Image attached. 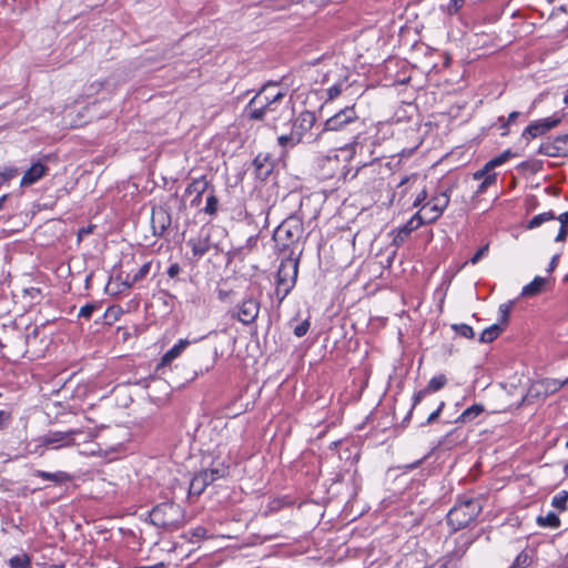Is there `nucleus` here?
I'll use <instances>...</instances> for the list:
<instances>
[{"instance_id":"nucleus-21","label":"nucleus","mask_w":568,"mask_h":568,"mask_svg":"<svg viewBox=\"0 0 568 568\" xmlns=\"http://www.w3.org/2000/svg\"><path fill=\"white\" fill-rule=\"evenodd\" d=\"M546 284H547V278L536 276L532 280V282H530L529 284H527L523 287L521 296L523 297H534V296L540 294L545 290Z\"/></svg>"},{"instance_id":"nucleus-20","label":"nucleus","mask_w":568,"mask_h":568,"mask_svg":"<svg viewBox=\"0 0 568 568\" xmlns=\"http://www.w3.org/2000/svg\"><path fill=\"white\" fill-rule=\"evenodd\" d=\"M513 156V153L507 150L505 152H503L501 154H499L498 156H495L494 159H491L490 161H488L485 166L477 171L475 174H474V179L476 180H479V179H483V176L489 172L490 170H493L494 168L496 166H499L501 164H504L506 161H508L510 158Z\"/></svg>"},{"instance_id":"nucleus-25","label":"nucleus","mask_w":568,"mask_h":568,"mask_svg":"<svg viewBox=\"0 0 568 568\" xmlns=\"http://www.w3.org/2000/svg\"><path fill=\"white\" fill-rule=\"evenodd\" d=\"M189 341L181 339L178 344H175L171 349H169L162 357L161 364L169 365L173 359L181 355V353L189 345Z\"/></svg>"},{"instance_id":"nucleus-30","label":"nucleus","mask_w":568,"mask_h":568,"mask_svg":"<svg viewBox=\"0 0 568 568\" xmlns=\"http://www.w3.org/2000/svg\"><path fill=\"white\" fill-rule=\"evenodd\" d=\"M556 216H555V213L549 211V212H545V213H540L538 215H535L527 224V229L529 230H532V229H536L538 226H540L542 223L547 222V221H551V220H555Z\"/></svg>"},{"instance_id":"nucleus-17","label":"nucleus","mask_w":568,"mask_h":568,"mask_svg":"<svg viewBox=\"0 0 568 568\" xmlns=\"http://www.w3.org/2000/svg\"><path fill=\"white\" fill-rule=\"evenodd\" d=\"M48 166L42 164L41 162H37L32 164L23 174L20 185L29 186L38 182L41 178H43L48 172Z\"/></svg>"},{"instance_id":"nucleus-27","label":"nucleus","mask_w":568,"mask_h":568,"mask_svg":"<svg viewBox=\"0 0 568 568\" xmlns=\"http://www.w3.org/2000/svg\"><path fill=\"white\" fill-rule=\"evenodd\" d=\"M504 331V326L499 323L491 325L490 327L484 329L480 334L479 341L481 343H490L495 341L500 333Z\"/></svg>"},{"instance_id":"nucleus-64","label":"nucleus","mask_w":568,"mask_h":568,"mask_svg":"<svg viewBox=\"0 0 568 568\" xmlns=\"http://www.w3.org/2000/svg\"><path fill=\"white\" fill-rule=\"evenodd\" d=\"M558 568H568V562H564L562 565H560Z\"/></svg>"},{"instance_id":"nucleus-36","label":"nucleus","mask_w":568,"mask_h":568,"mask_svg":"<svg viewBox=\"0 0 568 568\" xmlns=\"http://www.w3.org/2000/svg\"><path fill=\"white\" fill-rule=\"evenodd\" d=\"M568 491L562 490L552 497L551 505L560 511L567 509Z\"/></svg>"},{"instance_id":"nucleus-32","label":"nucleus","mask_w":568,"mask_h":568,"mask_svg":"<svg viewBox=\"0 0 568 568\" xmlns=\"http://www.w3.org/2000/svg\"><path fill=\"white\" fill-rule=\"evenodd\" d=\"M532 558L529 552L521 551L514 559L513 564L508 568H527L530 566Z\"/></svg>"},{"instance_id":"nucleus-4","label":"nucleus","mask_w":568,"mask_h":568,"mask_svg":"<svg viewBox=\"0 0 568 568\" xmlns=\"http://www.w3.org/2000/svg\"><path fill=\"white\" fill-rule=\"evenodd\" d=\"M150 520L153 525L163 529L176 530L183 525L184 511L180 505L165 501L152 508Z\"/></svg>"},{"instance_id":"nucleus-40","label":"nucleus","mask_w":568,"mask_h":568,"mask_svg":"<svg viewBox=\"0 0 568 568\" xmlns=\"http://www.w3.org/2000/svg\"><path fill=\"white\" fill-rule=\"evenodd\" d=\"M121 313L119 307H109L105 313L103 314V318L105 323L112 324L114 321L118 320L119 314Z\"/></svg>"},{"instance_id":"nucleus-7","label":"nucleus","mask_w":568,"mask_h":568,"mask_svg":"<svg viewBox=\"0 0 568 568\" xmlns=\"http://www.w3.org/2000/svg\"><path fill=\"white\" fill-rule=\"evenodd\" d=\"M227 474L229 468L223 464L217 467L196 473L190 483L189 494L200 496L210 484L214 483L216 479L225 477Z\"/></svg>"},{"instance_id":"nucleus-45","label":"nucleus","mask_w":568,"mask_h":568,"mask_svg":"<svg viewBox=\"0 0 568 568\" xmlns=\"http://www.w3.org/2000/svg\"><path fill=\"white\" fill-rule=\"evenodd\" d=\"M11 420V413L8 410H0V430L7 427Z\"/></svg>"},{"instance_id":"nucleus-42","label":"nucleus","mask_w":568,"mask_h":568,"mask_svg":"<svg viewBox=\"0 0 568 568\" xmlns=\"http://www.w3.org/2000/svg\"><path fill=\"white\" fill-rule=\"evenodd\" d=\"M310 321L305 320L294 328V334L297 337H303L310 329Z\"/></svg>"},{"instance_id":"nucleus-53","label":"nucleus","mask_w":568,"mask_h":568,"mask_svg":"<svg viewBox=\"0 0 568 568\" xmlns=\"http://www.w3.org/2000/svg\"><path fill=\"white\" fill-rule=\"evenodd\" d=\"M567 237V227L560 226L559 232L556 236L557 242L565 241Z\"/></svg>"},{"instance_id":"nucleus-43","label":"nucleus","mask_w":568,"mask_h":568,"mask_svg":"<svg viewBox=\"0 0 568 568\" xmlns=\"http://www.w3.org/2000/svg\"><path fill=\"white\" fill-rule=\"evenodd\" d=\"M510 308H511V303H508V304H501L499 306V312L501 314V317H500V323L504 327L508 321V316H509V313H510Z\"/></svg>"},{"instance_id":"nucleus-61","label":"nucleus","mask_w":568,"mask_h":568,"mask_svg":"<svg viewBox=\"0 0 568 568\" xmlns=\"http://www.w3.org/2000/svg\"><path fill=\"white\" fill-rule=\"evenodd\" d=\"M425 458H426V457H424V458H422L420 460H417L416 463L412 464V465L409 466V468H415V467H417L419 464H422V462H423Z\"/></svg>"},{"instance_id":"nucleus-19","label":"nucleus","mask_w":568,"mask_h":568,"mask_svg":"<svg viewBox=\"0 0 568 568\" xmlns=\"http://www.w3.org/2000/svg\"><path fill=\"white\" fill-rule=\"evenodd\" d=\"M253 166L256 176L262 180L266 179L273 171V162L271 161L268 154H257L253 160Z\"/></svg>"},{"instance_id":"nucleus-18","label":"nucleus","mask_w":568,"mask_h":568,"mask_svg":"<svg viewBox=\"0 0 568 568\" xmlns=\"http://www.w3.org/2000/svg\"><path fill=\"white\" fill-rule=\"evenodd\" d=\"M423 224L419 220H415V214L410 217V220L404 224L403 226H400L394 239H393V245L395 246H400L406 240L407 237L410 235V233L415 230H417L418 227H420Z\"/></svg>"},{"instance_id":"nucleus-37","label":"nucleus","mask_w":568,"mask_h":568,"mask_svg":"<svg viewBox=\"0 0 568 568\" xmlns=\"http://www.w3.org/2000/svg\"><path fill=\"white\" fill-rule=\"evenodd\" d=\"M452 328L460 336H464L466 338H474L475 333L474 329L467 325V324H454L452 325Z\"/></svg>"},{"instance_id":"nucleus-10","label":"nucleus","mask_w":568,"mask_h":568,"mask_svg":"<svg viewBox=\"0 0 568 568\" xmlns=\"http://www.w3.org/2000/svg\"><path fill=\"white\" fill-rule=\"evenodd\" d=\"M79 434H81L79 429L49 432L39 438V443L43 447L59 449L74 445V436Z\"/></svg>"},{"instance_id":"nucleus-33","label":"nucleus","mask_w":568,"mask_h":568,"mask_svg":"<svg viewBox=\"0 0 568 568\" xmlns=\"http://www.w3.org/2000/svg\"><path fill=\"white\" fill-rule=\"evenodd\" d=\"M464 3L465 0H449L447 4L440 6V10L448 16H454L463 8Z\"/></svg>"},{"instance_id":"nucleus-31","label":"nucleus","mask_w":568,"mask_h":568,"mask_svg":"<svg viewBox=\"0 0 568 568\" xmlns=\"http://www.w3.org/2000/svg\"><path fill=\"white\" fill-rule=\"evenodd\" d=\"M10 568H31V558L27 554H20L9 559Z\"/></svg>"},{"instance_id":"nucleus-38","label":"nucleus","mask_w":568,"mask_h":568,"mask_svg":"<svg viewBox=\"0 0 568 568\" xmlns=\"http://www.w3.org/2000/svg\"><path fill=\"white\" fill-rule=\"evenodd\" d=\"M484 181L478 185L476 191L477 194L484 193L487 187L496 182V174H490L487 172L484 176Z\"/></svg>"},{"instance_id":"nucleus-62","label":"nucleus","mask_w":568,"mask_h":568,"mask_svg":"<svg viewBox=\"0 0 568 568\" xmlns=\"http://www.w3.org/2000/svg\"><path fill=\"white\" fill-rule=\"evenodd\" d=\"M409 181V178L408 176H405L402 179V181L399 182V186L404 185L405 183H407Z\"/></svg>"},{"instance_id":"nucleus-22","label":"nucleus","mask_w":568,"mask_h":568,"mask_svg":"<svg viewBox=\"0 0 568 568\" xmlns=\"http://www.w3.org/2000/svg\"><path fill=\"white\" fill-rule=\"evenodd\" d=\"M150 270H151V263L150 262L143 263L135 273L126 274L122 284L128 288L132 287L135 283L144 280L146 277V275L149 274Z\"/></svg>"},{"instance_id":"nucleus-54","label":"nucleus","mask_w":568,"mask_h":568,"mask_svg":"<svg viewBox=\"0 0 568 568\" xmlns=\"http://www.w3.org/2000/svg\"><path fill=\"white\" fill-rule=\"evenodd\" d=\"M557 220L560 223V226L568 227V211L560 214Z\"/></svg>"},{"instance_id":"nucleus-41","label":"nucleus","mask_w":568,"mask_h":568,"mask_svg":"<svg viewBox=\"0 0 568 568\" xmlns=\"http://www.w3.org/2000/svg\"><path fill=\"white\" fill-rule=\"evenodd\" d=\"M343 91V83H336L327 89V100L332 101L337 98Z\"/></svg>"},{"instance_id":"nucleus-29","label":"nucleus","mask_w":568,"mask_h":568,"mask_svg":"<svg viewBox=\"0 0 568 568\" xmlns=\"http://www.w3.org/2000/svg\"><path fill=\"white\" fill-rule=\"evenodd\" d=\"M537 523L539 526L549 528H558L560 526L559 517L552 511H549L545 516H539Z\"/></svg>"},{"instance_id":"nucleus-58","label":"nucleus","mask_w":568,"mask_h":568,"mask_svg":"<svg viewBox=\"0 0 568 568\" xmlns=\"http://www.w3.org/2000/svg\"><path fill=\"white\" fill-rule=\"evenodd\" d=\"M217 294H219V298L221 301H225L229 297V295L231 294V292L230 291H224V290H219Z\"/></svg>"},{"instance_id":"nucleus-46","label":"nucleus","mask_w":568,"mask_h":568,"mask_svg":"<svg viewBox=\"0 0 568 568\" xmlns=\"http://www.w3.org/2000/svg\"><path fill=\"white\" fill-rule=\"evenodd\" d=\"M557 143L560 145V149L565 151L564 156L568 155V133L558 135Z\"/></svg>"},{"instance_id":"nucleus-60","label":"nucleus","mask_w":568,"mask_h":568,"mask_svg":"<svg viewBox=\"0 0 568 568\" xmlns=\"http://www.w3.org/2000/svg\"><path fill=\"white\" fill-rule=\"evenodd\" d=\"M7 199H8V195H6V194L0 197V210L3 207V203L7 201Z\"/></svg>"},{"instance_id":"nucleus-47","label":"nucleus","mask_w":568,"mask_h":568,"mask_svg":"<svg viewBox=\"0 0 568 568\" xmlns=\"http://www.w3.org/2000/svg\"><path fill=\"white\" fill-rule=\"evenodd\" d=\"M444 407H445V403L440 402L438 408L428 416L426 423L427 424L434 423L439 417V415H440V413H442Z\"/></svg>"},{"instance_id":"nucleus-52","label":"nucleus","mask_w":568,"mask_h":568,"mask_svg":"<svg viewBox=\"0 0 568 568\" xmlns=\"http://www.w3.org/2000/svg\"><path fill=\"white\" fill-rule=\"evenodd\" d=\"M519 112L514 111L508 115L507 122L501 125V128H507L508 124L515 122L517 118L519 116Z\"/></svg>"},{"instance_id":"nucleus-34","label":"nucleus","mask_w":568,"mask_h":568,"mask_svg":"<svg viewBox=\"0 0 568 568\" xmlns=\"http://www.w3.org/2000/svg\"><path fill=\"white\" fill-rule=\"evenodd\" d=\"M277 142L282 148H293L301 143L297 134H294L292 131L288 134L280 135Z\"/></svg>"},{"instance_id":"nucleus-12","label":"nucleus","mask_w":568,"mask_h":568,"mask_svg":"<svg viewBox=\"0 0 568 568\" xmlns=\"http://www.w3.org/2000/svg\"><path fill=\"white\" fill-rule=\"evenodd\" d=\"M172 219L170 212L163 206L152 209L151 227L154 236L161 237L171 226Z\"/></svg>"},{"instance_id":"nucleus-9","label":"nucleus","mask_w":568,"mask_h":568,"mask_svg":"<svg viewBox=\"0 0 568 568\" xmlns=\"http://www.w3.org/2000/svg\"><path fill=\"white\" fill-rule=\"evenodd\" d=\"M260 301L253 296H247L232 311L231 316L244 325L254 323L260 313Z\"/></svg>"},{"instance_id":"nucleus-11","label":"nucleus","mask_w":568,"mask_h":568,"mask_svg":"<svg viewBox=\"0 0 568 568\" xmlns=\"http://www.w3.org/2000/svg\"><path fill=\"white\" fill-rule=\"evenodd\" d=\"M567 384L568 377L565 379L542 378L535 382L531 385L529 392L535 396L548 397L549 395H552L559 389H561Z\"/></svg>"},{"instance_id":"nucleus-8","label":"nucleus","mask_w":568,"mask_h":568,"mask_svg":"<svg viewBox=\"0 0 568 568\" xmlns=\"http://www.w3.org/2000/svg\"><path fill=\"white\" fill-rule=\"evenodd\" d=\"M358 122L359 119L357 116L355 108L346 106L325 121L322 132L343 131L349 125H354Z\"/></svg>"},{"instance_id":"nucleus-49","label":"nucleus","mask_w":568,"mask_h":568,"mask_svg":"<svg viewBox=\"0 0 568 568\" xmlns=\"http://www.w3.org/2000/svg\"><path fill=\"white\" fill-rule=\"evenodd\" d=\"M180 272H181V267H180V265L178 263L171 264L170 267L168 268V275L171 278L176 277Z\"/></svg>"},{"instance_id":"nucleus-44","label":"nucleus","mask_w":568,"mask_h":568,"mask_svg":"<svg viewBox=\"0 0 568 568\" xmlns=\"http://www.w3.org/2000/svg\"><path fill=\"white\" fill-rule=\"evenodd\" d=\"M488 248H489L488 244H486V245L481 246V247H480V248H479V250H478V251L473 255V257L470 258V261H469V262H470L471 264H474V265H475V264H477V263L480 261V258H483V257L487 254Z\"/></svg>"},{"instance_id":"nucleus-59","label":"nucleus","mask_w":568,"mask_h":568,"mask_svg":"<svg viewBox=\"0 0 568 568\" xmlns=\"http://www.w3.org/2000/svg\"><path fill=\"white\" fill-rule=\"evenodd\" d=\"M257 240L255 237H250L246 242V246L252 250L256 245Z\"/></svg>"},{"instance_id":"nucleus-48","label":"nucleus","mask_w":568,"mask_h":568,"mask_svg":"<svg viewBox=\"0 0 568 568\" xmlns=\"http://www.w3.org/2000/svg\"><path fill=\"white\" fill-rule=\"evenodd\" d=\"M19 174L18 169H8L3 173L0 174L3 181L11 180Z\"/></svg>"},{"instance_id":"nucleus-6","label":"nucleus","mask_w":568,"mask_h":568,"mask_svg":"<svg viewBox=\"0 0 568 568\" xmlns=\"http://www.w3.org/2000/svg\"><path fill=\"white\" fill-rule=\"evenodd\" d=\"M448 204L449 195L446 192H442L422 206L415 214V220H419L423 225L434 223L440 217Z\"/></svg>"},{"instance_id":"nucleus-57","label":"nucleus","mask_w":568,"mask_h":568,"mask_svg":"<svg viewBox=\"0 0 568 568\" xmlns=\"http://www.w3.org/2000/svg\"><path fill=\"white\" fill-rule=\"evenodd\" d=\"M202 201V194H195L194 199L191 200L192 206H199Z\"/></svg>"},{"instance_id":"nucleus-26","label":"nucleus","mask_w":568,"mask_h":568,"mask_svg":"<svg viewBox=\"0 0 568 568\" xmlns=\"http://www.w3.org/2000/svg\"><path fill=\"white\" fill-rule=\"evenodd\" d=\"M484 412V406L481 404H474L467 409H465L462 415L457 418V423H470L473 422L477 416H479Z\"/></svg>"},{"instance_id":"nucleus-1","label":"nucleus","mask_w":568,"mask_h":568,"mask_svg":"<svg viewBox=\"0 0 568 568\" xmlns=\"http://www.w3.org/2000/svg\"><path fill=\"white\" fill-rule=\"evenodd\" d=\"M273 84H264L248 101L244 109L245 116L251 121L266 122L273 130L278 131L281 122L290 123L292 114L287 109L277 110V103L284 98L282 91L276 92L273 97H267V91Z\"/></svg>"},{"instance_id":"nucleus-24","label":"nucleus","mask_w":568,"mask_h":568,"mask_svg":"<svg viewBox=\"0 0 568 568\" xmlns=\"http://www.w3.org/2000/svg\"><path fill=\"white\" fill-rule=\"evenodd\" d=\"M538 153L547 156H564L565 151L560 149L556 138L554 141L541 143Z\"/></svg>"},{"instance_id":"nucleus-28","label":"nucleus","mask_w":568,"mask_h":568,"mask_svg":"<svg viewBox=\"0 0 568 568\" xmlns=\"http://www.w3.org/2000/svg\"><path fill=\"white\" fill-rule=\"evenodd\" d=\"M209 181L202 176L200 179H195L192 183H190L185 190L189 194H203L209 189Z\"/></svg>"},{"instance_id":"nucleus-55","label":"nucleus","mask_w":568,"mask_h":568,"mask_svg":"<svg viewBox=\"0 0 568 568\" xmlns=\"http://www.w3.org/2000/svg\"><path fill=\"white\" fill-rule=\"evenodd\" d=\"M206 534V529L203 527H197L193 530V536L196 538H202Z\"/></svg>"},{"instance_id":"nucleus-13","label":"nucleus","mask_w":568,"mask_h":568,"mask_svg":"<svg viewBox=\"0 0 568 568\" xmlns=\"http://www.w3.org/2000/svg\"><path fill=\"white\" fill-rule=\"evenodd\" d=\"M560 122L561 118L556 116L534 121L525 129L523 136L529 135V138L535 139L556 128Z\"/></svg>"},{"instance_id":"nucleus-23","label":"nucleus","mask_w":568,"mask_h":568,"mask_svg":"<svg viewBox=\"0 0 568 568\" xmlns=\"http://www.w3.org/2000/svg\"><path fill=\"white\" fill-rule=\"evenodd\" d=\"M32 475L36 477H40L44 480L53 481L55 484H64L71 480V476L68 473L61 470L57 473H49L37 469L33 471Z\"/></svg>"},{"instance_id":"nucleus-5","label":"nucleus","mask_w":568,"mask_h":568,"mask_svg":"<svg viewBox=\"0 0 568 568\" xmlns=\"http://www.w3.org/2000/svg\"><path fill=\"white\" fill-rule=\"evenodd\" d=\"M481 509V501L477 498L462 500L447 514V524L454 531L460 530L474 521Z\"/></svg>"},{"instance_id":"nucleus-15","label":"nucleus","mask_w":568,"mask_h":568,"mask_svg":"<svg viewBox=\"0 0 568 568\" xmlns=\"http://www.w3.org/2000/svg\"><path fill=\"white\" fill-rule=\"evenodd\" d=\"M447 384V378L444 374H439L434 376L427 384L424 389L415 393L413 397V407H416L417 404L428 394L440 390Z\"/></svg>"},{"instance_id":"nucleus-3","label":"nucleus","mask_w":568,"mask_h":568,"mask_svg":"<svg viewBox=\"0 0 568 568\" xmlns=\"http://www.w3.org/2000/svg\"><path fill=\"white\" fill-rule=\"evenodd\" d=\"M301 253L302 250L297 253L291 251L288 256L281 261L276 278V296L278 297V303H282L295 286Z\"/></svg>"},{"instance_id":"nucleus-35","label":"nucleus","mask_w":568,"mask_h":568,"mask_svg":"<svg viewBox=\"0 0 568 568\" xmlns=\"http://www.w3.org/2000/svg\"><path fill=\"white\" fill-rule=\"evenodd\" d=\"M219 207V199L216 197L214 190L210 192L206 197V205L204 207V212L209 215H215Z\"/></svg>"},{"instance_id":"nucleus-16","label":"nucleus","mask_w":568,"mask_h":568,"mask_svg":"<svg viewBox=\"0 0 568 568\" xmlns=\"http://www.w3.org/2000/svg\"><path fill=\"white\" fill-rule=\"evenodd\" d=\"M187 245L191 247L193 256L201 258L211 248L210 234L202 231L196 237L190 239Z\"/></svg>"},{"instance_id":"nucleus-63","label":"nucleus","mask_w":568,"mask_h":568,"mask_svg":"<svg viewBox=\"0 0 568 568\" xmlns=\"http://www.w3.org/2000/svg\"><path fill=\"white\" fill-rule=\"evenodd\" d=\"M564 103H565V104H568V91H567V93H566V94H565V97H564Z\"/></svg>"},{"instance_id":"nucleus-56","label":"nucleus","mask_w":568,"mask_h":568,"mask_svg":"<svg viewBox=\"0 0 568 568\" xmlns=\"http://www.w3.org/2000/svg\"><path fill=\"white\" fill-rule=\"evenodd\" d=\"M558 260H559V255L552 256V258L549 263L548 272H552L557 267Z\"/></svg>"},{"instance_id":"nucleus-2","label":"nucleus","mask_w":568,"mask_h":568,"mask_svg":"<svg viewBox=\"0 0 568 568\" xmlns=\"http://www.w3.org/2000/svg\"><path fill=\"white\" fill-rule=\"evenodd\" d=\"M304 236V223L302 217L296 214L286 217L275 230L273 240L277 247L285 252L287 250L296 252V248Z\"/></svg>"},{"instance_id":"nucleus-50","label":"nucleus","mask_w":568,"mask_h":568,"mask_svg":"<svg viewBox=\"0 0 568 568\" xmlns=\"http://www.w3.org/2000/svg\"><path fill=\"white\" fill-rule=\"evenodd\" d=\"M24 294L29 295L32 300H37L40 297L41 291H40V288H37V287H30V288L24 290Z\"/></svg>"},{"instance_id":"nucleus-51","label":"nucleus","mask_w":568,"mask_h":568,"mask_svg":"<svg viewBox=\"0 0 568 568\" xmlns=\"http://www.w3.org/2000/svg\"><path fill=\"white\" fill-rule=\"evenodd\" d=\"M427 197V191L424 189L420 191V193L416 196V199L414 200V203L413 205L416 207V206H419Z\"/></svg>"},{"instance_id":"nucleus-39","label":"nucleus","mask_w":568,"mask_h":568,"mask_svg":"<svg viewBox=\"0 0 568 568\" xmlns=\"http://www.w3.org/2000/svg\"><path fill=\"white\" fill-rule=\"evenodd\" d=\"M100 306L95 303H89L84 306H82L79 311V317L83 318H90L95 310H98Z\"/></svg>"},{"instance_id":"nucleus-14","label":"nucleus","mask_w":568,"mask_h":568,"mask_svg":"<svg viewBox=\"0 0 568 568\" xmlns=\"http://www.w3.org/2000/svg\"><path fill=\"white\" fill-rule=\"evenodd\" d=\"M316 122L315 114L311 111L300 113L292 126V132L297 134L300 142H304L306 133L314 126Z\"/></svg>"}]
</instances>
